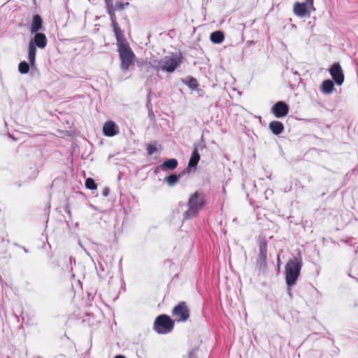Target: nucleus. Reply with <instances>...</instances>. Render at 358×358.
<instances>
[{
  "mask_svg": "<svg viewBox=\"0 0 358 358\" xmlns=\"http://www.w3.org/2000/svg\"><path fill=\"white\" fill-rule=\"evenodd\" d=\"M181 62V57L175 54L164 56L160 59H152L149 62H145V66L147 69L152 68L157 71L173 73L180 65Z\"/></svg>",
  "mask_w": 358,
  "mask_h": 358,
  "instance_id": "obj_1",
  "label": "nucleus"
},
{
  "mask_svg": "<svg viewBox=\"0 0 358 358\" xmlns=\"http://www.w3.org/2000/svg\"><path fill=\"white\" fill-rule=\"evenodd\" d=\"M302 267V258L300 255L290 259L285 266V280L289 287L295 285Z\"/></svg>",
  "mask_w": 358,
  "mask_h": 358,
  "instance_id": "obj_2",
  "label": "nucleus"
},
{
  "mask_svg": "<svg viewBox=\"0 0 358 358\" xmlns=\"http://www.w3.org/2000/svg\"><path fill=\"white\" fill-rule=\"evenodd\" d=\"M204 206V199L202 194L196 192L191 194L187 202V210L183 213L185 220L192 219L197 215Z\"/></svg>",
  "mask_w": 358,
  "mask_h": 358,
  "instance_id": "obj_3",
  "label": "nucleus"
},
{
  "mask_svg": "<svg viewBox=\"0 0 358 358\" xmlns=\"http://www.w3.org/2000/svg\"><path fill=\"white\" fill-rule=\"evenodd\" d=\"M34 34V36L30 40L28 46V60L31 66L35 64L36 47L43 49L47 45V38L44 34Z\"/></svg>",
  "mask_w": 358,
  "mask_h": 358,
  "instance_id": "obj_4",
  "label": "nucleus"
},
{
  "mask_svg": "<svg viewBox=\"0 0 358 358\" xmlns=\"http://www.w3.org/2000/svg\"><path fill=\"white\" fill-rule=\"evenodd\" d=\"M118 52L121 60V68L126 71L133 64L135 55L128 44H121L118 46Z\"/></svg>",
  "mask_w": 358,
  "mask_h": 358,
  "instance_id": "obj_5",
  "label": "nucleus"
},
{
  "mask_svg": "<svg viewBox=\"0 0 358 358\" xmlns=\"http://www.w3.org/2000/svg\"><path fill=\"white\" fill-rule=\"evenodd\" d=\"M173 328V320L166 315L158 316L155 321L154 329L159 334L169 333Z\"/></svg>",
  "mask_w": 358,
  "mask_h": 358,
  "instance_id": "obj_6",
  "label": "nucleus"
},
{
  "mask_svg": "<svg viewBox=\"0 0 358 358\" xmlns=\"http://www.w3.org/2000/svg\"><path fill=\"white\" fill-rule=\"evenodd\" d=\"M313 0H305L303 3L296 2L294 5V13L299 17L310 16L312 11H315Z\"/></svg>",
  "mask_w": 358,
  "mask_h": 358,
  "instance_id": "obj_7",
  "label": "nucleus"
},
{
  "mask_svg": "<svg viewBox=\"0 0 358 358\" xmlns=\"http://www.w3.org/2000/svg\"><path fill=\"white\" fill-rule=\"evenodd\" d=\"M172 315L176 321L185 322L188 320L189 317V310L185 302H180L174 307L172 312Z\"/></svg>",
  "mask_w": 358,
  "mask_h": 358,
  "instance_id": "obj_8",
  "label": "nucleus"
},
{
  "mask_svg": "<svg viewBox=\"0 0 358 358\" xmlns=\"http://www.w3.org/2000/svg\"><path fill=\"white\" fill-rule=\"evenodd\" d=\"M329 71L336 84L341 85L343 83L344 73L339 63H334L329 68Z\"/></svg>",
  "mask_w": 358,
  "mask_h": 358,
  "instance_id": "obj_9",
  "label": "nucleus"
},
{
  "mask_svg": "<svg viewBox=\"0 0 358 358\" xmlns=\"http://www.w3.org/2000/svg\"><path fill=\"white\" fill-rule=\"evenodd\" d=\"M271 112L278 118L285 117L289 112L288 106L283 101H278L271 108Z\"/></svg>",
  "mask_w": 358,
  "mask_h": 358,
  "instance_id": "obj_10",
  "label": "nucleus"
},
{
  "mask_svg": "<svg viewBox=\"0 0 358 358\" xmlns=\"http://www.w3.org/2000/svg\"><path fill=\"white\" fill-rule=\"evenodd\" d=\"M103 133L106 136H114L119 133V127L114 122L108 121L103 126Z\"/></svg>",
  "mask_w": 358,
  "mask_h": 358,
  "instance_id": "obj_11",
  "label": "nucleus"
},
{
  "mask_svg": "<svg viewBox=\"0 0 358 358\" xmlns=\"http://www.w3.org/2000/svg\"><path fill=\"white\" fill-rule=\"evenodd\" d=\"M177 166L178 161L176 159H169L157 166L155 170V173H157L159 171L173 170Z\"/></svg>",
  "mask_w": 358,
  "mask_h": 358,
  "instance_id": "obj_12",
  "label": "nucleus"
},
{
  "mask_svg": "<svg viewBox=\"0 0 358 358\" xmlns=\"http://www.w3.org/2000/svg\"><path fill=\"white\" fill-rule=\"evenodd\" d=\"M112 27L113 28V31L117 39V47L120 46V45L121 44H128L124 38L123 32L119 27L117 22L112 24Z\"/></svg>",
  "mask_w": 358,
  "mask_h": 358,
  "instance_id": "obj_13",
  "label": "nucleus"
},
{
  "mask_svg": "<svg viewBox=\"0 0 358 358\" xmlns=\"http://www.w3.org/2000/svg\"><path fill=\"white\" fill-rule=\"evenodd\" d=\"M112 27L113 28V31L117 39V47L120 46V45L121 44H128L124 38L123 32L119 27L117 22L112 24Z\"/></svg>",
  "mask_w": 358,
  "mask_h": 358,
  "instance_id": "obj_14",
  "label": "nucleus"
},
{
  "mask_svg": "<svg viewBox=\"0 0 358 358\" xmlns=\"http://www.w3.org/2000/svg\"><path fill=\"white\" fill-rule=\"evenodd\" d=\"M42 24H43V22H42V19L40 17V15H35L33 17L32 23L31 25V30H30L31 33V34L38 33V31L42 29V27H43Z\"/></svg>",
  "mask_w": 358,
  "mask_h": 358,
  "instance_id": "obj_15",
  "label": "nucleus"
},
{
  "mask_svg": "<svg viewBox=\"0 0 358 358\" xmlns=\"http://www.w3.org/2000/svg\"><path fill=\"white\" fill-rule=\"evenodd\" d=\"M334 89V83L331 80L327 79L322 82L321 85V90L326 94H330Z\"/></svg>",
  "mask_w": 358,
  "mask_h": 358,
  "instance_id": "obj_16",
  "label": "nucleus"
},
{
  "mask_svg": "<svg viewBox=\"0 0 358 358\" xmlns=\"http://www.w3.org/2000/svg\"><path fill=\"white\" fill-rule=\"evenodd\" d=\"M269 129L275 135L280 134L284 130V126L282 122L279 121H272L269 124Z\"/></svg>",
  "mask_w": 358,
  "mask_h": 358,
  "instance_id": "obj_17",
  "label": "nucleus"
},
{
  "mask_svg": "<svg viewBox=\"0 0 358 358\" xmlns=\"http://www.w3.org/2000/svg\"><path fill=\"white\" fill-rule=\"evenodd\" d=\"M200 160V155L196 145H194V150L188 163V167H194Z\"/></svg>",
  "mask_w": 358,
  "mask_h": 358,
  "instance_id": "obj_18",
  "label": "nucleus"
},
{
  "mask_svg": "<svg viewBox=\"0 0 358 358\" xmlns=\"http://www.w3.org/2000/svg\"><path fill=\"white\" fill-rule=\"evenodd\" d=\"M266 243L262 242L259 247V254L258 262L264 266L266 263Z\"/></svg>",
  "mask_w": 358,
  "mask_h": 358,
  "instance_id": "obj_19",
  "label": "nucleus"
},
{
  "mask_svg": "<svg viewBox=\"0 0 358 358\" xmlns=\"http://www.w3.org/2000/svg\"><path fill=\"white\" fill-rule=\"evenodd\" d=\"M210 38L213 43L219 44L224 41V36L222 31H216L210 34Z\"/></svg>",
  "mask_w": 358,
  "mask_h": 358,
  "instance_id": "obj_20",
  "label": "nucleus"
},
{
  "mask_svg": "<svg viewBox=\"0 0 358 358\" xmlns=\"http://www.w3.org/2000/svg\"><path fill=\"white\" fill-rule=\"evenodd\" d=\"M181 175L171 174L165 178L164 180L169 186L173 187L176 185L180 178Z\"/></svg>",
  "mask_w": 358,
  "mask_h": 358,
  "instance_id": "obj_21",
  "label": "nucleus"
},
{
  "mask_svg": "<svg viewBox=\"0 0 358 358\" xmlns=\"http://www.w3.org/2000/svg\"><path fill=\"white\" fill-rule=\"evenodd\" d=\"M182 83L192 90H196L198 87L197 80L194 78H188L182 80Z\"/></svg>",
  "mask_w": 358,
  "mask_h": 358,
  "instance_id": "obj_22",
  "label": "nucleus"
},
{
  "mask_svg": "<svg viewBox=\"0 0 358 358\" xmlns=\"http://www.w3.org/2000/svg\"><path fill=\"white\" fill-rule=\"evenodd\" d=\"M106 8H107V13L110 15L111 24L117 22L116 16L115 14V11L116 10L114 8V6H107Z\"/></svg>",
  "mask_w": 358,
  "mask_h": 358,
  "instance_id": "obj_23",
  "label": "nucleus"
},
{
  "mask_svg": "<svg viewBox=\"0 0 358 358\" xmlns=\"http://www.w3.org/2000/svg\"><path fill=\"white\" fill-rule=\"evenodd\" d=\"M18 70L22 74H26L29 71V65L26 62H21L18 65Z\"/></svg>",
  "mask_w": 358,
  "mask_h": 358,
  "instance_id": "obj_24",
  "label": "nucleus"
},
{
  "mask_svg": "<svg viewBox=\"0 0 358 358\" xmlns=\"http://www.w3.org/2000/svg\"><path fill=\"white\" fill-rule=\"evenodd\" d=\"M85 186L87 189L91 190H94L97 188V185H96L94 180L91 178H88L86 179Z\"/></svg>",
  "mask_w": 358,
  "mask_h": 358,
  "instance_id": "obj_25",
  "label": "nucleus"
},
{
  "mask_svg": "<svg viewBox=\"0 0 358 358\" xmlns=\"http://www.w3.org/2000/svg\"><path fill=\"white\" fill-rule=\"evenodd\" d=\"M129 5V2L123 3V2H120V1H117L115 3V6H114V8L116 10L120 11V10H124L125 8V7Z\"/></svg>",
  "mask_w": 358,
  "mask_h": 358,
  "instance_id": "obj_26",
  "label": "nucleus"
},
{
  "mask_svg": "<svg viewBox=\"0 0 358 358\" xmlns=\"http://www.w3.org/2000/svg\"><path fill=\"white\" fill-rule=\"evenodd\" d=\"M147 151L149 155H152L157 151V148L154 145H148L147 147Z\"/></svg>",
  "mask_w": 358,
  "mask_h": 358,
  "instance_id": "obj_27",
  "label": "nucleus"
},
{
  "mask_svg": "<svg viewBox=\"0 0 358 358\" xmlns=\"http://www.w3.org/2000/svg\"><path fill=\"white\" fill-rule=\"evenodd\" d=\"M109 192H110L109 189H108V188H107V187H106V188H104V189H103V192H102V195H103V196L106 197V196H108V194H109Z\"/></svg>",
  "mask_w": 358,
  "mask_h": 358,
  "instance_id": "obj_28",
  "label": "nucleus"
},
{
  "mask_svg": "<svg viewBox=\"0 0 358 358\" xmlns=\"http://www.w3.org/2000/svg\"><path fill=\"white\" fill-rule=\"evenodd\" d=\"M105 3H106V7L107 6H113L112 0H105Z\"/></svg>",
  "mask_w": 358,
  "mask_h": 358,
  "instance_id": "obj_29",
  "label": "nucleus"
},
{
  "mask_svg": "<svg viewBox=\"0 0 358 358\" xmlns=\"http://www.w3.org/2000/svg\"><path fill=\"white\" fill-rule=\"evenodd\" d=\"M114 358H126V357L123 355H116Z\"/></svg>",
  "mask_w": 358,
  "mask_h": 358,
  "instance_id": "obj_30",
  "label": "nucleus"
},
{
  "mask_svg": "<svg viewBox=\"0 0 358 358\" xmlns=\"http://www.w3.org/2000/svg\"><path fill=\"white\" fill-rule=\"evenodd\" d=\"M278 264L280 263V258L279 257H278Z\"/></svg>",
  "mask_w": 358,
  "mask_h": 358,
  "instance_id": "obj_31",
  "label": "nucleus"
},
{
  "mask_svg": "<svg viewBox=\"0 0 358 358\" xmlns=\"http://www.w3.org/2000/svg\"><path fill=\"white\" fill-rule=\"evenodd\" d=\"M8 358H10V357H8Z\"/></svg>",
  "mask_w": 358,
  "mask_h": 358,
  "instance_id": "obj_32",
  "label": "nucleus"
}]
</instances>
